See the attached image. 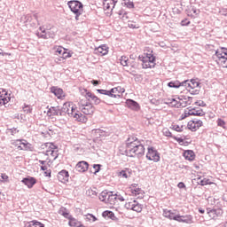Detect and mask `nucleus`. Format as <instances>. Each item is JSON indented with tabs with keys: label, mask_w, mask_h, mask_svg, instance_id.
<instances>
[{
	"label": "nucleus",
	"mask_w": 227,
	"mask_h": 227,
	"mask_svg": "<svg viewBox=\"0 0 227 227\" xmlns=\"http://www.w3.org/2000/svg\"><path fill=\"white\" fill-rule=\"evenodd\" d=\"M98 93L100 95H105L106 98H104V104H106V106H114L116 104V98L120 99L121 98L122 95H117L114 94V90H104V89H98Z\"/></svg>",
	"instance_id": "obj_1"
},
{
	"label": "nucleus",
	"mask_w": 227,
	"mask_h": 227,
	"mask_svg": "<svg viewBox=\"0 0 227 227\" xmlns=\"http://www.w3.org/2000/svg\"><path fill=\"white\" fill-rule=\"evenodd\" d=\"M138 61H142V68H155V61H157V57L153 56L152 53H144L138 56Z\"/></svg>",
	"instance_id": "obj_2"
},
{
	"label": "nucleus",
	"mask_w": 227,
	"mask_h": 227,
	"mask_svg": "<svg viewBox=\"0 0 227 227\" xmlns=\"http://www.w3.org/2000/svg\"><path fill=\"white\" fill-rule=\"evenodd\" d=\"M67 6L72 13L75 15V20H79V17H81L84 12V4H82V2L79 0H71L67 2Z\"/></svg>",
	"instance_id": "obj_3"
},
{
	"label": "nucleus",
	"mask_w": 227,
	"mask_h": 227,
	"mask_svg": "<svg viewBox=\"0 0 227 227\" xmlns=\"http://www.w3.org/2000/svg\"><path fill=\"white\" fill-rule=\"evenodd\" d=\"M134 154H136L138 159H141V157L145 155V145L141 142H137L132 148L125 150V155L127 157L134 158L136 157Z\"/></svg>",
	"instance_id": "obj_4"
},
{
	"label": "nucleus",
	"mask_w": 227,
	"mask_h": 227,
	"mask_svg": "<svg viewBox=\"0 0 227 227\" xmlns=\"http://www.w3.org/2000/svg\"><path fill=\"white\" fill-rule=\"evenodd\" d=\"M215 57H217L223 68H227V48L222 47L216 50L213 58L215 59Z\"/></svg>",
	"instance_id": "obj_5"
},
{
	"label": "nucleus",
	"mask_w": 227,
	"mask_h": 227,
	"mask_svg": "<svg viewBox=\"0 0 227 227\" xmlns=\"http://www.w3.org/2000/svg\"><path fill=\"white\" fill-rule=\"evenodd\" d=\"M146 159L153 162H159L160 160V153L153 147L149 146L147 148Z\"/></svg>",
	"instance_id": "obj_6"
},
{
	"label": "nucleus",
	"mask_w": 227,
	"mask_h": 227,
	"mask_svg": "<svg viewBox=\"0 0 227 227\" xmlns=\"http://www.w3.org/2000/svg\"><path fill=\"white\" fill-rule=\"evenodd\" d=\"M78 106L80 107L81 112L83 114H93V113H95V106H93V105L90 102H86V104H82V100H81L78 103Z\"/></svg>",
	"instance_id": "obj_7"
},
{
	"label": "nucleus",
	"mask_w": 227,
	"mask_h": 227,
	"mask_svg": "<svg viewBox=\"0 0 227 227\" xmlns=\"http://www.w3.org/2000/svg\"><path fill=\"white\" fill-rule=\"evenodd\" d=\"M71 116L74 118L76 121H80L81 123H86L88 121V117L82 114L80 111H75V108H71Z\"/></svg>",
	"instance_id": "obj_8"
},
{
	"label": "nucleus",
	"mask_w": 227,
	"mask_h": 227,
	"mask_svg": "<svg viewBox=\"0 0 227 227\" xmlns=\"http://www.w3.org/2000/svg\"><path fill=\"white\" fill-rule=\"evenodd\" d=\"M57 178L59 182H61L62 184H67L68 182V179L70 178V174L68 173V170L62 169L58 173Z\"/></svg>",
	"instance_id": "obj_9"
},
{
	"label": "nucleus",
	"mask_w": 227,
	"mask_h": 227,
	"mask_svg": "<svg viewBox=\"0 0 227 227\" xmlns=\"http://www.w3.org/2000/svg\"><path fill=\"white\" fill-rule=\"evenodd\" d=\"M85 91V98L88 100V102H90V100L94 101L95 106H98V104H100V102H102V99H100V98L97 97L95 94L91 93L90 91H89L88 90H84Z\"/></svg>",
	"instance_id": "obj_10"
},
{
	"label": "nucleus",
	"mask_w": 227,
	"mask_h": 227,
	"mask_svg": "<svg viewBox=\"0 0 227 227\" xmlns=\"http://www.w3.org/2000/svg\"><path fill=\"white\" fill-rule=\"evenodd\" d=\"M18 145H22L23 146V150L25 152H33V145L27 142V140H24V139H21V140H16L15 141V145L18 146Z\"/></svg>",
	"instance_id": "obj_11"
},
{
	"label": "nucleus",
	"mask_w": 227,
	"mask_h": 227,
	"mask_svg": "<svg viewBox=\"0 0 227 227\" xmlns=\"http://www.w3.org/2000/svg\"><path fill=\"white\" fill-rule=\"evenodd\" d=\"M126 106L127 107H129V109H131L132 111H139V109H141V106H139V103L131 98H128L126 100Z\"/></svg>",
	"instance_id": "obj_12"
},
{
	"label": "nucleus",
	"mask_w": 227,
	"mask_h": 227,
	"mask_svg": "<svg viewBox=\"0 0 227 227\" xmlns=\"http://www.w3.org/2000/svg\"><path fill=\"white\" fill-rule=\"evenodd\" d=\"M88 168H90V163L84 160L79 161L75 166V169L76 171H79V173H86Z\"/></svg>",
	"instance_id": "obj_13"
},
{
	"label": "nucleus",
	"mask_w": 227,
	"mask_h": 227,
	"mask_svg": "<svg viewBox=\"0 0 227 227\" xmlns=\"http://www.w3.org/2000/svg\"><path fill=\"white\" fill-rule=\"evenodd\" d=\"M21 182H22V184H24V185H27V187H28V189H33V187L36 184V178L28 176L27 177H24L21 180Z\"/></svg>",
	"instance_id": "obj_14"
},
{
	"label": "nucleus",
	"mask_w": 227,
	"mask_h": 227,
	"mask_svg": "<svg viewBox=\"0 0 227 227\" xmlns=\"http://www.w3.org/2000/svg\"><path fill=\"white\" fill-rule=\"evenodd\" d=\"M179 215L175 214V212L168 210V209H164L163 210V216L166 217L167 219H169L170 221H178Z\"/></svg>",
	"instance_id": "obj_15"
},
{
	"label": "nucleus",
	"mask_w": 227,
	"mask_h": 227,
	"mask_svg": "<svg viewBox=\"0 0 227 227\" xmlns=\"http://www.w3.org/2000/svg\"><path fill=\"white\" fill-rule=\"evenodd\" d=\"M137 143H141L136 137H129L126 140V146L127 150H130V148H134L135 145H137Z\"/></svg>",
	"instance_id": "obj_16"
},
{
	"label": "nucleus",
	"mask_w": 227,
	"mask_h": 227,
	"mask_svg": "<svg viewBox=\"0 0 227 227\" xmlns=\"http://www.w3.org/2000/svg\"><path fill=\"white\" fill-rule=\"evenodd\" d=\"M109 52V47L106 44H102L95 49L96 54H100V56H106Z\"/></svg>",
	"instance_id": "obj_17"
},
{
	"label": "nucleus",
	"mask_w": 227,
	"mask_h": 227,
	"mask_svg": "<svg viewBox=\"0 0 227 227\" xmlns=\"http://www.w3.org/2000/svg\"><path fill=\"white\" fill-rule=\"evenodd\" d=\"M183 156L184 157L185 160H189L190 162H192L194 159H196V153H194V151L192 150H186L183 153Z\"/></svg>",
	"instance_id": "obj_18"
},
{
	"label": "nucleus",
	"mask_w": 227,
	"mask_h": 227,
	"mask_svg": "<svg viewBox=\"0 0 227 227\" xmlns=\"http://www.w3.org/2000/svg\"><path fill=\"white\" fill-rule=\"evenodd\" d=\"M177 223H185L186 224H192V215H178Z\"/></svg>",
	"instance_id": "obj_19"
},
{
	"label": "nucleus",
	"mask_w": 227,
	"mask_h": 227,
	"mask_svg": "<svg viewBox=\"0 0 227 227\" xmlns=\"http://www.w3.org/2000/svg\"><path fill=\"white\" fill-rule=\"evenodd\" d=\"M117 200L118 193H114V192H108V200L106 202L107 205H116Z\"/></svg>",
	"instance_id": "obj_20"
},
{
	"label": "nucleus",
	"mask_w": 227,
	"mask_h": 227,
	"mask_svg": "<svg viewBox=\"0 0 227 227\" xmlns=\"http://www.w3.org/2000/svg\"><path fill=\"white\" fill-rule=\"evenodd\" d=\"M102 217L111 219L112 221H118V217L114 215V212L110 210H106L102 213Z\"/></svg>",
	"instance_id": "obj_21"
},
{
	"label": "nucleus",
	"mask_w": 227,
	"mask_h": 227,
	"mask_svg": "<svg viewBox=\"0 0 227 227\" xmlns=\"http://www.w3.org/2000/svg\"><path fill=\"white\" fill-rule=\"evenodd\" d=\"M51 93H53L57 98H61L63 97V89L52 86L51 88Z\"/></svg>",
	"instance_id": "obj_22"
},
{
	"label": "nucleus",
	"mask_w": 227,
	"mask_h": 227,
	"mask_svg": "<svg viewBox=\"0 0 227 227\" xmlns=\"http://www.w3.org/2000/svg\"><path fill=\"white\" fill-rule=\"evenodd\" d=\"M130 175H132L130 168H124L118 173L121 178H130Z\"/></svg>",
	"instance_id": "obj_23"
},
{
	"label": "nucleus",
	"mask_w": 227,
	"mask_h": 227,
	"mask_svg": "<svg viewBox=\"0 0 227 227\" xmlns=\"http://www.w3.org/2000/svg\"><path fill=\"white\" fill-rule=\"evenodd\" d=\"M182 84H185V82H180V81H171L169 82H168L167 86H168V88H181Z\"/></svg>",
	"instance_id": "obj_24"
},
{
	"label": "nucleus",
	"mask_w": 227,
	"mask_h": 227,
	"mask_svg": "<svg viewBox=\"0 0 227 227\" xmlns=\"http://www.w3.org/2000/svg\"><path fill=\"white\" fill-rule=\"evenodd\" d=\"M39 31H41L43 34L37 33L36 35L38 38H43V40H49V38H51V36H48L49 33H47V30H45L43 27H40Z\"/></svg>",
	"instance_id": "obj_25"
},
{
	"label": "nucleus",
	"mask_w": 227,
	"mask_h": 227,
	"mask_svg": "<svg viewBox=\"0 0 227 227\" xmlns=\"http://www.w3.org/2000/svg\"><path fill=\"white\" fill-rule=\"evenodd\" d=\"M24 227H45V224L36 220H34L27 223Z\"/></svg>",
	"instance_id": "obj_26"
},
{
	"label": "nucleus",
	"mask_w": 227,
	"mask_h": 227,
	"mask_svg": "<svg viewBox=\"0 0 227 227\" xmlns=\"http://www.w3.org/2000/svg\"><path fill=\"white\" fill-rule=\"evenodd\" d=\"M190 116H205L203 109L196 110V107L190 109Z\"/></svg>",
	"instance_id": "obj_27"
},
{
	"label": "nucleus",
	"mask_w": 227,
	"mask_h": 227,
	"mask_svg": "<svg viewBox=\"0 0 227 227\" xmlns=\"http://www.w3.org/2000/svg\"><path fill=\"white\" fill-rule=\"evenodd\" d=\"M108 198H109V191H107V190H105V191L101 192V193L99 194V200L103 203H106L107 204Z\"/></svg>",
	"instance_id": "obj_28"
},
{
	"label": "nucleus",
	"mask_w": 227,
	"mask_h": 227,
	"mask_svg": "<svg viewBox=\"0 0 227 227\" xmlns=\"http://www.w3.org/2000/svg\"><path fill=\"white\" fill-rule=\"evenodd\" d=\"M68 114V116H72V112L70 113V108L67 105H64L63 106H60V116H66Z\"/></svg>",
	"instance_id": "obj_29"
},
{
	"label": "nucleus",
	"mask_w": 227,
	"mask_h": 227,
	"mask_svg": "<svg viewBox=\"0 0 227 227\" xmlns=\"http://www.w3.org/2000/svg\"><path fill=\"white\" fill-rule=\"evenodd\" d=\"M45 148H50V150H46L45 155H51L52 150H58V146H56L52 143H46L44 144Z\"/></svg>",
	"instance_id": "obj_30"
},
{
	"label": "nucleus",
	"mask_w": 227,
	"mask_h": 227,
	"mask_svg": "<svg viewBox=\"0 0 227 227\" xmlns=\"http://www.w3.org/2000/svg\"><path fill=\"white\" fill-rule=\"evenodd\" d=\"M60 214L61 215H63V217H65L66 219H68V221H70V219L74 217L72 216V215H70V213L65 207H62V209H60Z\"/></svg>",
	"instance_id": "obj_31"
},
{
	"label": "nucleus",
	"mask_w": 227,
	"mask_h": 227,
	"mask_svg": "<svg viewBox=\"0 0 227 227\" xmlns=\"http://www.w3.org/2000/svg\"><path fill=\"white\" fill-rule=\"evenodd\" d=\"M134 205H133V211L134 212H142L143 211V205L139 204L137 200H134Z\"/></svg>",
	"instance_id": "obj_32"
},
{
	"label": "nucleus",
	"mask_w": 227,
	"mask_h": 227,
	"mask_svg": "<svg viewBox=\"0 0 227 227\" xmlns=\"http://www.w3.org/2000/svg\"><path fill=\"white\" fill-rule=\"evenodd\" d=\"M200 84H201L200 82H197L196 79H192L190 81V84H188V87L191 88V90H194V88H200Z\"/></svg>",
	"instance_id": "obj_33"
},
{
	"label": "nucleus",
	"mask_w": 227,
	"mask_h": 227,
	"mask_svg": "<svg viewBox=\"0 0 227 227\" xmlns=\"http://www.w3.org/2000/svg\"><path fill=\"white\" fill-rule=\"evenodd\" d=\"M211 214H215L216 217H221L223 216V214H224V211L221 207L213 208Z\"/></svg>",
	"instance_id": "obj_34"
},
{
	"label": "nucleus",
	"mask_w": 227,
	"mask_h": 227,
	"mask_svg": "<svg viewBox=\"0 0 227 227\" xmlns=\"http://www.w3.org/2000/svg\"><path fill=\"white\" fill-rule=\"evenodd\" d=\"M112 90H114V95H123V92L125 91V88L121 86L112 88Z\"/></svg>",
	"instance_id": "obj_35"
},
{
	"label": "nucleus",
	"mask_w": 227,
	"mask_h": 227,
	"mask_svg": "<svg viewBox=\"0 0 227 227\" xmlns=\"http://www.w3.org/2000/svg\"><path fill=\"white\" fill-rule=\"evenodd\" d=\"M119 61L122 67H129V57L121 56Z\"/></svg>",
	"instance_id": "obj_36"
},
{
	"label": "nucleus",
	"mask_w": 227,
	"mask_h": 227,
	"mask_svg": "<svg viewBox=\"0 0 227 227\" xmlns=\"http://www.w3.org/2000/svg\"><path fill=\"white\" fill-rule=\"evenodd\" d=\"M189 130H192V132H196L198 130V128H196V125H194V122L192 121H190L187 124V128Z\"/></svg>",
	"instance_id": "obj_37"
},
{
	"label": "nucleus",
	"mask_w": 227,
	"mask_h": 227,
	"mask_svg": "<svg viewBox=\"0 0 227 227\" xmlns=\"http://www.w3.org/2000/svg\"><path fill=\"white\" fill-rule=\"evenodd\" d=\"M23 111L26 114H31V113H33V107L29 105L24 104Z\"/></svg>",
	"instance_id": "obj_38"
},
{
	"label": "nucleus",
	"mask_w": 227,
	"mask_h": 227,
	"mask_svg": "<svg viewBox=\"0 0 227 227\" xmlns=\"http://www.w3.org/2000/svg\"><path fill=\"white\" fill-rule=\"evenodd\" d=\"M52 116H61L60 106H52Z\"/></svg>",
	"instance_id": "obj_39"
},
{
	"label": "nucleus",
	"mask_w": 227,
	"mask_h": 227,
	"mask_svg": "<svg viewBox=\"0 0 227 227\" xmlns=\"http://www.w3.org/2000/svg\"><path fill=\"white\" fill-rule=\"evenodd\" d=\"M172 139L179 143V145L182 146V145H184V139H187V137L184 136V138H182L175 136V137H172Z\"/></svg>",
	"instance_id": "obj_40"
},
{
	"label": "nucleus",
	"mask_w": 227,
	"mask_h": 227,
	"mask_svg": "<svg viewBox=\"0 0 227 227\" xmlns=\"http://www.w3.org/2000/svg\"><path fill=\"white\" fill-rule=\"evenodd\" d=\"M216 123L218 127H222V129H226V121H224V120L219 118L217 119Z\"/></svg>",
	"instance_id": "obj_41"
},
{
	"label": "nucleus",
	"mask_w": 227,
	"mask_h": 227,
	"mask_svg": "<svg viewBox=\"0 0 227 227\" xmlns=\"http://www.w3.org/2000/svg\"><path fill=\"white\" fill-rule=\"evenodd\" d=\"M131 187L133 188L131 189L132 194H139V191H141V188H137V184H132Z\"/></svg>",
	"instance_id": "obj_42"
},
{
	"label": "nucleus",
	"mask_w": 227,
	"mask_h": 227,
	"mask_svg": "<svg viewBox=\"0 0 227 227\" xmlns=\"http://www.w3.org/2000/svg\"><path fill=\"white\" fill-rule=\"evenodd\" d=\"M12 98L7 94V96H4V98H2L1 106H6V104H8V102H10Z\"/></svg>",
	"instance_id": "obj_43"
},
{
	"label": "nucleus",
	"mask_w": 227,
	"mask_h": 227,
	"mask_svg": "<svg viewBox=\"0 0 227 227\" xmlns=\"http://www.w3.org/2000/svg\"><path fill=\"white\" fill-rule=\"evenodd\" d=\"M93 169H94V175H97V173H100V169H102V165L101 164H94L92 166Z\"/></svg>",
	"instance_id": "obj_44"
},
{
	"label": "nucleus",
	"mask_w": 227,
	"mask_h": 227,
	"mask_svg": "<svg viewBox=\"0 0 227 227\" xmlns=\"http://www.w3.org/2000/svg\"><path fill=\"white\" fill-rule=\"evenodd\" d=\"M198 184L204 187V185H210V184H212V183H209L208 179L204 178V179H201L200 182H198Z\"/></svg>",
	"instance_id": "obj_45"
},
{
	"label": "nucleus",
	"mask_w": 227,
	"mask_h": 227,
	"mask_svg": "<svg viewBox=\"0 0 227 227\" xmlns=\"http://www.w3.org/2000/svg\"><path fill=\"white\" fill-rule=\"evenodd\" d=\"M86 220L95 223V221H97V216H95V215H93V214H87Z\"/></svg>",
	"instance_id": "obj_46"
},
{
	"label": "nucleus",
	"mask_w": 227,
	"mask_h": 227,
	"mask_svg": "<svg viewBox=\"0 0 227 227\" xmlns=\"http://www.w3.org/2000/svg\"><path fill=\"white\" fill-rule=\"evenodd\" d=\"M192 123L195 125V127L197 128V130L200 128V127H203V121L201 120H197V121H194L192 120Z\"/></svg>",
	"instance_id": "obj_47"
},
{
	"label": "nucleus",
	"mask_w": 227,
	"mask_h": 227,
	"mask_svg": "<svg viewBox=\"0 0 227 227\" xmlns=\"http://www.w3.org/2000/svg\"><path fill=\"white\" fill-rule=\"evenodd\" d=\"M189 116H191V112L190 110L187 112V110H184V114L181 115L180 117V121L182 120H185V118H189Z\"/></svg>",
	"instance_id": "obj_48"
},
{
	"label": "nucleus",
	"mask_w": 227,
	"mask_h": 227,
	"mask_svg": "<svg viewBox=\"0 0 227 227\" xmlns=\"http://www.w3.org/2000/svg\"><path fill=\"white\" fill-rule=\"evenodd\" d=\"M125 6H127V8H129V10H132L133 8H135V4L134 2L129 0L128 2H124Z\"/></svg>",
	"instance_id": "obj_49"
},
{
	"label": "nucleus",
	"mask_w": 227,
	"mask_h": 227,
	"mask_svg": "<svg viewBox=\"0 0 227 227\" xmlns=\"http://www.w3.org/2000/svg\"><path fill=\"white\" fill-rule=\"evenodd\" d=\"M22 20H24V23L26 22H31L33 20V16H31L30 14H27L25 15L23 18H21Z\"/></svg>",
	"instance_id": "obj_50"
},
{
	"label": "nucleus",
	"mask_w": 227,
	"mask_h": 227,
	"mask_svg": "<svg viewBox=\"0 0 227 227\" xmlns=\"http://www.w3.org/2000/svg\"><path fill=\"white\" fill-rule=\"evenodd\" d=\"M66 50H67V49H65V48L59 46V47L57 49V51H56V54H58L59 56H60V58H62L63 52H65Z\"/></svg>",
	"instance_id": "obj_51"
},
{
	"label": "nucleus",
	"mask_w": 227,
	"mask_h": 227,
	"mask_svg": "<svg viewBox=\"0 0 227 227\" xmlns=\"http://www.w3.org/2000/svg\"><path fill=\"white\" fill-rule=\"evenodd\" d=\"M170 129H172V130H175L176 132H184V129H180V126L178 124L172 125Z\"/></svg>",
	"instance_id": "obj_52"
},
{
	"label": "nucleus",
	"mask_w": 227,
	"mask_h": 227,
	"mask_svg": "<svg viewBox=\"0 0 227 227\" xmlns=\"http://www.w3.org/2000/svg\"><path fill=\"white\" fill-rule=\"evenodd\" d=\"M68 50H65V51L63 52V55H62V59H67L68 58H72V53L68 52L67 51Z\"/></svg>",
	"instance_id": "obj_53"
},
{
	"label": "nucleus",
	"mask_w": 227,
	"mask_h": 227,
	"mask_svg": "<svg viewBox=\"0 0 227 227\" xmlns=\"http://www.w3.org/2000/svg\"><path fill=\"white\" fill-rule=\"evenodd\" d=\"M134 200L133 201H131V202H127L126 204H125V208H127L128 210H133V208H134Z\"/></svg>",
	"instance_id": "obj_54"
},
{
	"label": "nucleus",
	"mask_w": 227,
	"mask_h": 227,
	"mask_svg": "<svg viewBox=\"0 0 227 227\" xmlns=\"http://www.w3.org/2000/svg\"><path fill=\"white\" fill-rule=\"evenodd\" d=\"M163 134L164 136H166L167 137H175V136H173V134L171 133V131H169V129H163Z\"/></svg>",
	"instance_id": "obj_55"
},
{
	"label": "nucleus",
	"mask_w": 227,
	"mask_h": 227,
	"mask_svg": "<svg viewBox=\"0 0 227 227\" xmlns=\"http://www.w3.org/2000/svg\"><path fill=\"white\" fill-rule=\"evenodd\" d=\"M212 210H214V208H211V207L207 208V212L209 217H212L214 219L216 217V215H215V213H211Z\"/></svg>",
	"instance_id": "obj_56"
},
{
	"label": "nucleus",
	"mask_w": 227,
	"mask_h": 227,
	"mask_svg": "<svg viewBox=\"0 0 227 227\" xmlns=\"http://www.w3.org/2000/svg\"><path fill=\"white\" fill-rule=\"evenodd\" d=\"M195 106H199L200 107H207V103L203 100H199L195 102Z\"/></svg>",
	"instance_id": "obj_57"
},
{
	"label": "nucleus",
	"mask_w": 227,
	"mask_h": 227,
	"mask_svg": "<svg viewBox=\"0 0 227 227\" xmlns=\"http://www.w3.org/2000/svg\"><path fill=\"white\" fill-rule=\"evenodd\" d=\"M164 104H166V106H168L169 107H175V105H173V101H171V98L165 99Z\"/></svg>",
	"instance_id": "obj_58"
},
{
	"label": "nucleus",
	"mask_w": 227,
	"mask_h": 227,
	"mask_svg": "<svg viewBox=\"0 0 227 227\" xmlns=\"http://www.w3.org/2000/svg\"><path fill=\"white\" fill-rule=\"evenodd\" d=\"M191 104H192V100L185 101L184 105H183V103H179V106H177V109L180 108V107H187V105L191 106Z\"/></svg>",
	"instance_id": "obj_59"
},
{
	"label": "nucleus",
	"mask_w": 227,
	"mask_h": 227,
	"mask_svg": "<svg viewBox=\"0 0 227 227\" xmlns=\"http://www.w3.org/2000/svg\"><path fill=\"white\" fill-rule=\"evenodd\" d=\"M51 157H54V160H56V158L59 157V153H58V150L56 151V149H53L52 151H51Z\"/></svg>",
	"instance_id": "obj_60"
},
{
	"label": "nucleus",
	"mask_w": 227,
	"mask_h": 227,
	"mask_svg": "<svg viewBox=\"0 0 227 227\" xmlns=\"http://www.w3.org/2000/svg\"><path fill=\"white\" fill-rule=\"evenodd\" d=\"M7 130L11 132L12 136H15V134L19 133V129H17V128L8 129Z\"/></svg>",
	"instance_id": "obj_61"
},
{
	"label": "nucleus",
	"mask_w": 227,
	"mask_h": 227,
	"mask_svg": "<svg viewBox=\"0 0 227 227\" xmlns=\"http://www.w3.org/2000/svg\"><path fill=\"white\" fill-rule=\"evenodd\" d=\"M93 132H98V133L101 134V137H105V136H106V131H104L103 129H93Z\"/></svg>",
	"instance_id": "obj_62"
},
{
	"label": "nucleus",
	"mask_w": 227,
	"mask_h": 227,
	"mask_svg": "<svg viewBox=\"0 0 227 227\" xmlns=\"http://www.w3.org/2000/svg\"><path fill=\"white\" fill-rule=\"evenodd\" d=\"M191 24V21L187 19H184L181 21V26H189Z\"/></svg>",
	"instance_id": "obj_63"
},
{
	"label": "nucleus",
	"mask_w": 227,
	"mask_h": 227,
	"mask_svg": "<svg viewBox=\"0 0 227 227\" xmlns=\"http://www.w3.org/2000/svg\"><path fill=\"white\" fill-rule=\"evenodd\" d=\"M178 189H185V183L180 182L177 184Z\"/></svg>",
	"instance_id": "obj_64"
}]
</instances>
